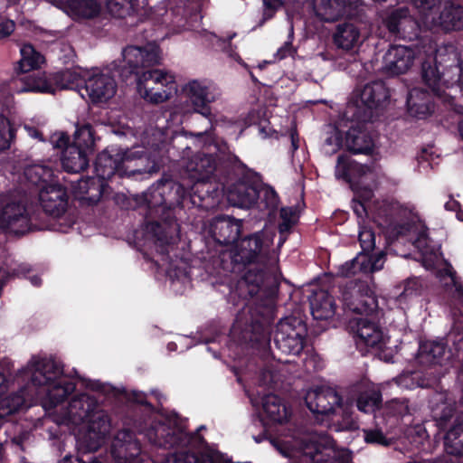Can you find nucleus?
Returning a JSON list of instances; mask_svg holds the SVG:
<instances>
[{
    "instance_id": "f257e3e1",
    "label": "nucleus",
    "mask_w": 463,
    "mask_h": 463,
    "mask_svg": "<svg viewBox=\"0 0 463 463\" xmlns=\"http://www.w3.org/2000/svg\"><path fill=\"white\" fill-rule=\"evenodd\" d=\"M236 157L230 156L197 153L185 165L184 175L192 184L190 189L172 178L163 176L141 194L133 195L134 208H144L147 221L146 230L155 238L156 250L169 257L170 248L179 241L180 225L177 223L175 210L198 208L189 202L190 197L199 194L201 184H220L222 175H226L224 165L234 163Z\"/></svg>"
},
{
    "instance_id": "f03ea898",
    "label": "nucleus",
    "mask_w": 463,
    "mask_h": 463,
    "mask_svg": "<svg viewBox=\"0 0 463 463\" xmlns=\"http://www.w3.org/2000/svg\"><path fill=\"white\" fill-rule=\"evenodd\" d=\"M128 405L122 416L124 429L118 432L111 448L118 463H142L141 444L136 433L144 435L149 443L165 449L187 447L194 436L187 431L186 420L175 412L161 414L139 391L126 393ZM161 463H229L220 453H167Z\"/></svg>"
},
{
    "instance_id": "7ed1b4c3",
    "label": "nucleus",
    "mask_w": 463,
    "mask_h": 463,
    "mask_svg": "<svg viewBox=\"0 0 463 463\" xmlns=\"http://www.w3.org/2000/svg\"><path fill=\"white\" fill-rule=\"evenodd\" d=\"M279 282L265 269L248 270L231 293V298L241 299V307L232 325L240 330L243 341L253 347H261L270 342V326L277 313Z\"/></svg>"
},
{
    "instance_id": "20e7f679",
    "label": "nucleus",
    "mask_w": 463,
    "mask_h": 463,
    "mask_svg": "<svg viewBox=\"0 0 463 463\" xmlns=\"http://www.w3.org/2000/svg\"><path fill=\"white\" fill-rule=\"evenodd\" d=\"M226 175H222L220 184H201L199 194L188 198L198 208L211 211L219 206L223 194L229 203L239 208H251L258 203V177L250 172L237 158L224 165Z\"/></svg>"
},
{
    "instance_id": "39448f33",
    "label": "nucleus",
    "mask_w": 463,
    "mask_h": 463,
    "mask_svg": "<svg viewBox=\"0 0 463 463\" xmlns=\"http://www.w3.org/2000/svg\"><path fill=\"white\" fill-rule=\"evenodd\" d=\"M160 48L157 44L149 43L145 46H127L122 55L124 65L119 70V77L125 82L137 83V90L146 99L151 95L154 88L165 80L173 81V75L157 69H152L160 61Z\"/></svg>"
},
{
    "instance_id": "423d86ee",
    "label": "nucleus",
    "mask_w": 463,
    "mask_h": 463,
    "mask_svg": "<svg viewBox=\"0 0 463 463\" xmlns=\"http://www.w3.org/2000/svg\"><path fill=\"white\" fill-rule=\"evenodd\" d=\"M30 383L50 408L66 401L76 390V383L63 375L62 364L53 357L33 356Z\"/></svg>"
},
{
    "instance_id": "0eeeda50",
    "label": "nucleus",
    "mask_w": 463,
    "mask_h": 463,
    "mask_svg": "<svg viewBox=\"0 0 463 463\" xmlns=\"http://www.w3.org/2000/svg\"><path fill=\"white\" fill-rule=\"evenodd\" d=\"M462 61L457 53L426 55L420 61L423 82L438 99H445V89L462 81Z\"/></svg>"
},
{
    "instance_id": "6e6552de",
    "label": "nucleus",
    "mask_w": 463,
    "mask_h": 463,
    "mask_svg": "<svg viewBox=\"0 0 463 463\" xmlns=\"http://www.w3.org/2000/svg\"><path fill=\"white\" fill-rule=\"evenodd\" d=\"M25 194H10L0 199V229L8 234L23 236L43 230V224L35 222L29 213Z\"/></svg>"
},
{
    "instance_id": "1a4fd4ad",
    "label": "nucleus",
    "mask_w": 463,
    "mask_h": 463,
    "mask_svg": "<svg viewBox=\"0 0 463 463\" xmlns=\"http://www.w3.org/2000/svg\"><path fill=\"white\" fill-rule=\"evenodd\" d=\"M68 414L75 420L86 422L88 428L98 435L107 438L109 434L111 424L109 414L90 395L81 393L72 397L69 402Z\"/></svg>"
},
{
    "instance_id": "9d476101",
    "label": "nucleus",
    "mask_w": 463,
    "mask_h": 463,
    "mask_svg": "<svg viewBox=\"0 0 463 463\" xmlns=\"http://www.w3.org/2000/svg\"><path fill=\"white\" fill-rule=\"evenodd\" d=\"M371 173V166L354 161L348 155L342 154L337 156L335 170L336 179L347 183L354 194V198L365 203L374 195L373 188L364 181Z\"/></svg>"
},
{
    "instance_id": "9b49d317",
    "label": "nucleus",
    "mask_w": 463,
    "mask_h": 463,
    "mask_svg": "<svg viewBox=\"0 0 463 463\" xmlns=\"http://www.w3.org/2000/svg\"><path fill=\"white\" fill-rule=\"evenodd\" d=\"M307 327L298 317H285L278 322L274 332L276 347L286 354H299L306 345Z\"/></svg>"
},
{
    "instance_id": "f8f14e48",
    "label": "nucleus",
    "mask_w": 463,
    "mask_h": 463,
    "mask_svg": "<svg viewBox=\"0 0 463 463\" xmlns=\"http://www.w3.org/2000/svg\"><path fill=\"white\" fill-rule=\"evenodd\" d=\"M390 91L383 80H374L364 86L359 94L356 104L350 106L345 113L357 116L361 122H371L373 118V109L383 108L390 99Z\"/></svg>"
},
{
    "instance_id": "ddd939ff",
    "label": "nucleus",
    "mask_w": 463,
    "mask_h": 463,
    "mask_svg": "<svg viewBox=\"0 0 463 463\" xmlns=\"http://www.w3.org/2000/svg\"><path fill=\"white\" fill-rule=\"evenodd\" d=\"M273 240L264 231L250 233L235 243L241 255V261L245 267L250 264L267 265L269 260V250Z\"/></svg>"
},
{
    "instance_id": "4468645a",
    "label": "nucleus",
    "mask_w": 463,
    "mask_h": 463,
    "mask_svg": "<svg viewBox=\"0 0 463 463\" xmlns=\"http://www.w3.org/2000/svg\"><path fill=\"white\" fill-rule=\"evenodd\" d=\"M121 178L124 177H147L159 171L158 164L144 149L132 150L122 148Z\"/></svg>"
},
{
    "instance_id": "2eb2a0df",
    "label": "nucleus",
    "mask_w": 463,
    "mask_h": 463,
    "mask_svg": "<svg viewBox=\"0 0 463 463\" xmlns=\"http://www.w3.org/2000/svg\"><path fill=\"white\" fill-rule=\"evenodd\" d=\"M184 90L194 110L209 118L212 116L211 103L216 101L221 96L219 88L211 83L194 80L186 84Z\"/></svg>"
},
{
    "instance_id": "dca6fc26",
    "label": "nucleus",
    "mask_w": 463,
    "mask_h": 463,
    "mask_svg": "<svg viewBox=\"0 0 463 463\" xmlns=\"http://www.w3.org/2000/svg\"><path fill=\"white\" fill-rule=\"evenodd\" d=\"M242 226V220L221 214L212 219L208 233L215 243L228 247L236 243L241 234Z\"/></svg>"
},
{
    "instance_id": "f3484780",
    "label": "nucleus",
    "mask_w": 463,
    "mask_h": 463,
    "mask_svg": "<svg viewBox=\"0 0 463 463\" xmlns=\"http://www.w3.org/2000/svg\"><path fill=\"white\" fill-rule=\"evenodd\" d=\"M354 337L356 347L363 354L368 352L369 348L383 350L386 345L382 327L368 317L357 320Z\"/></svg>"
},
{
    "instance_id": "a211bd4d",
    "label": "nucleus",
    "mask_w": 463,
    "mask_h": 463,
    "mask_svg": "<svg viewBox=\"0 0 463 463\" xmlns=\"http://www.w3.org/2000/svg\"><path fill=\"white\" fill-rule=\"evenodd\" d=\"M38 194L40 204L43 212L54 218L61 217L69 205V194L65 186L58 184H49L43 186Z\"/></svg>"
},
{
    "instance_id": "6ab92c4d",
    "label": "nucleus",
    "mask_w": 463,
    "mask_h": 463,
    "mask_svg": "<svg viewBox=\"0 0 463 463\" xmlns=\"http://www.w3.org/2000/svg\"><path fill=\"white\" fill-rule=\"evenodd\" d=\"M305 402L313 414L329 415L342 406L343 398L333 388L318 387L307 392Z\"/></svg>"
},
{
    "instance_id": "aec40b11",
    "label": "nucleus",
    "mask_w": 463,
    "mask_h": 463,
    "mask_svg": "<svg viewBox=\"0 0 463 463\" xmlns=\"http://www.w3.org/2000/svg\"><path fill=\"white\" fill-rule=\"evenodd\" d=\"M351 117V124L345 137L347 149L353 154H371L374 147V142L370 132L365 129L367 122H360L357 116L352 115Z\"/></svg>"
},
{
    "instance_id": "412c9836",
    "label": "nucleus",
    "mask_w": 463,
    "mask_h": 463,
    "mask_svg": "<svg viewBox=\"0 0 463 463\" xmlns=\"http://www.w3.org/2000/svg\"><path fill=\"white\" fill-rule=\"evenodd\" d=\"M122 148L111 146L99 153L94 161V173L101 179L111 181L115 176L121 178Z\"/></svg>"
},
{
    "instance_id": "4be33fe9",
    "label": "nucleus",
    "mask_w": 463,
    "mask_h": 463,
    "mask_svg": "<svg viewBox=\"0 0 463 463\" xmlns=\"http://www.w3.org/2000/svg\"><path fill=\"white\" fill-rule=\"evenodd\" d=\"M415 52L409 47L394 45L383 56V68L390 75H401L412 66Z\"/></svg>"
},
{
    "instance_id": "5701e85b",
    "label": "nucleus",
    "mask_w": 463,
    "mask_h": 463,
    "mask_svg": "<svg viewBox=\"0 0 463 463\" xmlns=\"http://www.w3.org/2000/svg\"><path fill=\"white\" fill-rule=\"evenodd\" d=\"M116 90V81L109 74H94L85 80V90L94 104L108 101L115 95Z\"/></svg>"
},
{
    "instance_id": "b1692460",
    "label": "nucleus",
    "mask_w": 463,
    "mask_h": 463,
    "mask_svg": "<svg viewBox=\"0 0 463 463\" xmlns=\"http://www.w3.org/2000/svg\"><path fill=\"white\" fill-rule=\"evenodd\" d=\"M315 14L321 21L332 23L353 15V4L348 0H313Z\"/></svg>"
},
{
    "instance_id": "393cba45",
    "label": "nucleus",
    "mask_w": 463,
    "mask_h": 463,
    "mask_svg": "<svg viewBox=\"0 0 463 463\" xmlns=\"http://www.w3.org/2000/svg\"><path fill=\"white\" fill-rule=\"evenodd\" d=\"M433 92L422 89H412L410 90L406 105L409 116L417 119H426L431 116L436 108Z\"/></svg>"
},
{
    "instance_id": "a878e982",
    "label": "nucleus",
    "mask_w": 463,
    "mask_h": 463,
    "mask_svg": "<svg viewBox=\"0 0 463 463\" xmlns=\"http://www.w3.org/2000/svg\"><path fill=\"white\" fill-rule=\"evenodd\" d=\"M20 74L14 82L18 92L55 93L50 76L47 77L44 71H33Z\"/></svg>"
},
{
    "instance_id": "bb28decb",
    "label": "nucleus",
    "mask_w": 463,
    "mask_h": 463,
    "mask_svg": "<svg viewBox=\"0 0 463 463\" xmlns=\"http://www.w3.org/2000/svg\"><path fill=\"white\" fill-rule=\"evenodd\" d=\"M311 315L316 320H327L335 314V302L328 291L317 288L308 296Z\"/></svg>"
},
{
    "instance_id": "cd10ccee",
    "label": "nucleus",
    "mask_w": 463,
    "mask_h": 463,
    "mask_svg": "<svg viewBox=\"0 0 463 463\" xmlns=\"http://www.w3.org/2000/svg\"><path fill=\"white\" fill-rule=\"evenodd\" d=\"M109 181L99 178L98 175L88 176L78 182L77 190L82 194V200L89 205L97 204L101 197L108 193Z\"/></svg>"
},
{
    "instance_id": "c85d7f7f",
    "label": "nucleus",
    "mask_w": 463,
    "mask_h": 463,
    "mask_svg": "<svg viewBox=\"0 0 463 463\" xmlns=\"http://www.w3.org/2000/svg\"><path fill=\"white\" fill-rule=\"evenodd\" d=\"M24 176L28 184L29 188H35L38 194L43 186L53 184L57 180L54 171L52 167L44 165H31L24 168Z\"/></svg>"
},
{
    "instance_id": "c756f323",
    "label": "nucleus",
    "mask_w": 463,
    "mask_h": 463,
    "mask_svg": "<svg viewBox=\"0 0 463 463\" xmlns=\"http://www.w3.org/2000/svg\"><path fill=\"white\" fill-rule=\"evenodd\" d=\"M90 153L75 145L61 151V165L68 173H80L89 166Z\"/></svg>"
},
{
    "instance_id": "7c9ffc66",
    "label": "nucleus",
    "mask_w": 463,
    "mask_h": 463,
    "mask_svg": "<svg viewBox=\"0 0 463 463\" xmlns=\"http://www.w3.org/2000/svg\"><path fill=\"white\" fill-rule=\"evenodd\" d=\"M262 410L272 423H283L288 420L289 413L282 399L277 394L269 393L262 398Z\"/></svg>"
},
{
    "instance_id": "2f4dec72",
    "label": "nucleus",
    "mask_w": 463,
    "mask_h": 463,
    "mask_svg": "<svg viewBox=\"0 0 463 463\" xmlns=\"http://www.w3.org/2000/svg\"><path fill=\"white\" fill-rule=\"evenodd\" d=\"M357 409L364 413H375L383 408V395L379 389L359 387L356 397Z\"/></svg>"
},
{
    "instance_id": "473e14b6",
    "label": "nucleus",
    "mask_w": 463,
    "mask_h": 463,
    "mask_svg": "<svg viewBox=\"0 0 463 463\" xmlns=\"http://www.w3.org/2000/svg\"><path fill=\"white\" fill-rule=\"evenodd\" d=\"M439 24L445 31H458L463 28V6L448 3L439 16Z\"/></svg>"
},
{
    "instance_id": "72a5a7b5",
    "label": "nucleus",
    "mask_w": 463,
    "mask_h": 463,
    "mask_svg": "<svg viewBox=\"0 0 463 463\" xmlns=\"http://www.w3.org/2000/svg\"><path fill=\"white\" fill-rule=\"evenodd\" d=\"M359 38V29L350 23L339 24L333 36L334 43L337 48L346 51L353 49Z\"/></svg>"
},
{
    "instance_id": "f704fd0d",
    "label": "nucleus",
    "mask_w": 463,
    "mask_h": 463,
    "mask_svg": "<svg viewBox=\"0 0 463 463\" xmlns=\"http://www.w3.org/2000/svg\"><path fill=\"white\" fill-rule=\"evenodd\" d=\"M66 6L74 19H91L100 13L97 0H66Z\"/></svg>"
},
{
    "instance_id": "c9c22d12",
    "label": "nucleus",
    "mask_w": 463,
    "mask_h": 463,
    "mask_svg": "<svg viewBox=\"0 0 463 463\" xmlns=\"http://www.w3.org/2000/svg\"><path fill=\"white\" fill-rule=\"evenodd\" d=\"M447 348L444 339L426 341L420 345V357L430 364H441Z\"/></svg>"
},
{
    "instance_id": "e433bc0d",
    "label": "nucleus",
    "mask_w": 463,
    "mask_h": 463,
    "mask_svg": "<svg viewBox=\"0 0 463 463\" xmlns=\"http://www.w3.org/2000/svg\"><path fill=\"white\" fill-rule=\"evenodd\" d=\"M44 61V57L34 47L28 43L21 48V60L18 61L15 71L17 73H27L37 71L40 64Z\"/></svg>"
},
{
    "instance_id": "4c0bfd02",
    "label": "nucleus",
    "mask_w": 463,
    "mask_h": 463,
    "mask_svg": "<svg viewBox=\"0 0 463 463\" xmlns=\"http://www.w3.org/2000/svg\"><path fill=\"white\" fill-rule=\"evenodd\" d=\"M240 259L241 255L234 244L231 249L220 250L215 263L225 272L239 273L246 268Z\"/></svg>"
},
{
    "instance_id": "58836bf2",
    "label": "nucleus",
    "mask_w": 463,
    "mask_h": 463,
    "mask_svg": "<svg viewBox=\"0 0 463 463\" xmlns=\"http://www.w3.org/2000/svg\"><path fill=\"white\" fill-rule=\"evenodd\" d=\"M444 449L447 454L463 456V422L456 421L444 437Z\"/></svg>"
},
{
    "instance_id": "ea45409f",
    "label": "nucleus",
    "mask_w": 463,
    "mask_h": 463,
    "mask_svg": "<svg viewBox=\"0 0 463 463\" xmlns=\"http://www.w3.org/2000/svg\"><path fill=\"white\" fill-rule=\"evenodd\" d=\"M349 308L355 314L371 316L377 312L378 301L373 293L366 290V293L357 296L350 304Z\"/></svg>"
},
{
    "instance_id": "a19ab883",
    "label": "nucleus",
    "mask_w": 463,
    "mask_h": 463,
    "mask_svg": "<svg viewBox=\"0 0 463 463\" xmlns=\"http://www.w3.org/2000/svg\"><path fill=\"white\" fill-rule=\"evenodd\" d=\"M95 141V130L90 123H87L77 127L71 145L91 154L94 150Z\"/></svg>"
},
{
    "instance_id": "79ce46f5",
    "label": "nucleus",
    "mask_w": 463,
    "mask_h": 463,
    "mask_svg": "<svg viewBox=\"0 0 463 463\" xmlns=\"http://www.w3.org/2000/svg\"><path fill=\"white\" fill-rule=\"evenodd\" d=\"M258 203L257 206L260 209H267L275 211L278 209L279 204V196L275 189L268 184H264L258 180Z\"/></svg>"
},
{
    "instance_id": "37998d69",
    "label": "nucleus",
    "mask_w": 463,
    "mask_h": 463,
    "mask_svg": "<svg viewBox=\"0 0 463 463\" xmlns=\"http://www.w3.org/2000/svg\"><path fill=\"white\" fill-rule=\"evenodd\" d=\"M50 80L56 90L78 87L80 77L76 71L65 69L50 74Z\"/></svg>"
},
{
    "instance_id": "c03bdc74",
    "label": "nucleus",
    "mask_w": 463,
    "mask_h": 463,
    "mask_svg": "<svg viewBox=\"0 0 463 463\" xmlns=\"http://www.w3.org/2000/svg\"><path fill=\"white\" fill-rule=\"evenodd\" d=\"M410 12L407 7H402L391 12L383 20L388 31L394 35L401 33L402 26L410 21Z\"/></svg>"
},
{
    "instance_id": "a18cd8bd",
    "label": "nucleus",
    "mask_w": 463,
    "mask_h": 463,
    "mask_svg": "<svg viewBox=\"0 0 463 463\" xmlns=\"http://www.w3.org/2000/svg\"><path fill=\"white\" fill-rule=\"evenodd\" d=\"M105 439L106 437L98 435V433L88 428L86 432L79 437L78 444L80 449L85 453H90L97 451L103 445Z\"/></svg>"
},
{
    "instance_id": "49530a36",
    "label": "nucleus",
    "mask_w": 463,
    "mask_h": 463,
    "mask_svg": "<svg viewBox=\"0 0 463 463\" xmlns=\"http://www.w3.org/2000/svg\"><path fill=\"white\" fill-rule=\"evenodd\" d=\"M408 403L409 402L406 399H393L390 402H387L382 408L383 414L387 417L402 420L404 417L411 415Z\"/></svg>"
},
{
    "instance_id": "de8ad7c7",
    "label": "nucleus",
    "mask_w": 463,
    "mask_h": 463,
    "mask_svg": "<svg viewBox=\"0 0 463 463\" xmlns=\"http://www.w3.org/2000/svg\"><path fill=\"white\" fill-rule=\"evenodd\" d=\"M176 84L175 80V77L173 76V81L165 80V82H160L157 84L151 92V95L146 97V100L154 103L159 104L162 103L168 99H170L172 90H175Z\"/></svg>"
},
{
    "instance_id": "09e8293b",
    "label": "nucleus",
    "mask_w": 463,
    "mask_h": 463,
    "mask_svg": "<svg viewBox=\"0 0 463 463\" xmlns=\"http://www.w3.org/2000/svg\"><path fill=\"white\" fill-rule=\"evenodd\" d=\"M15 135L16 128L14 124L6 117L0 115V151L10 148Z\"/></svg>"
},
{
    "instance_id": "8fccbe9b",
    "label": "nucleus",
    "mask_w": 463,
    "mask_h": 463,
    "mask_svg": "<svg viewBox=\"0 0 463 463\" xmlns=\"http://www.w3.org/2000/svg\"><path fill=\"white\" fill-rule=\"evenodd\" d=\"M139 5V0H109L108 8L118 17H125L134 13Z\"/></svg>"
},
{
    "instance_id": "3c124183",
    "label": "nucleus",
    "mask_w": 463,
    "mask_h": 463,
    "mask_svg": "<svg viewBox=\"0 0 463 463\" xmlns=\"http://www.w3.org/2000/svg\"><path fill=\"white\" fill-rule=\"evenodd\" d=\"M358 272H368V267L365 265L362 254L346 261L338 269V275L344 278H351Z\"/></svg>"
},
{
    "instance_id": "603ef678",
    "label": "nucleus",
    "mask_w": 463,
    "mask_h": 463,
    "mask_svg": "<svg viewBox=\"0 0 463 463\" xmlns=\"http://www.w3.org/2000/svg\"><path fill=\"white\" fill-rule=\"evenodd\" d=\"M24 390L6 395L1 400V406L6 409V412L13 414L21 411L24 406L26 400L24 395Z\"/></svg>"
},
{
    "instance_id": "864d4df0",
    "label": "nucleus",
    "mask_w": 463,
    "mask_h": 463,
    "mask_svg": "<svg viewBox=\"0 0 463 463\" xmlns=\"http://www.w3.org/2000/svg\"><path fill=\"white\" fill-rule=\"evenodd\" d=\"M444 340L451 355L458 354L460 352H463V329L458 330L454 326L447 334Z\"/></svg>"
},
{
    "instance_id": "5fc2aeb1",
    "label": "nucleus",
    "mask_w": 463,
    "mask_h": 463,
    "mask_svg": "<svg viewBox=\"0 0 463 463\" xmlns=\"http://www.w3.org/2000/svg\"><path fill=\"white\" fill-rule=\"evenodd\" d=\"M365 265L368 267V271L374 272L383 269L386 260V252L380 250L376 254H362Z\"/></svg>"
},
{
    "instance_id": "6e6d98bb",
    "label": "nucleus",
    "mask_w": 463,
    "mask_h": 463,
    "mask_svg": "<svg viewBox=\"0 0 463 463\" xmlns=\"http://www.w3.org/2000/svg\"><path fill=\"white\" fill-rule=\"evenodd\" d=\"M358 240L362 251L360 254L371 253L375 248V233L372 230H362L359 232Z\"/></svg>"
},
{
    "instance_id": "4d7b16f0",
    "label": "nucleus",
    "mask_w": 463,
    "mask_h": 463,
    "mask_svg": "<svg viewBox=\"0 0 463 463\" xmlns=\"http://www.w3.org/2000/svg\"><path fill=\"white\" fill-rule=\"evenodd\" d=\"M170 146L176 149L180 156H189L191 147L187 142V133L175 135L171 139Z\"/></svg>"
},
{
    "instance_id": "13d9d810",
    "label": "nucleus",
    "mask_w": 463,
    "mask_h": 463,
    "mask_svg": "<svg viewBox=\"0 0 463 463\" xmlns=\"http://www.w3.org/2000/svg\"><path fill=\"white\" fill-rule=\"evenodd\" d=\"M421 285L417 279H409L404 281L403 289L399 295L400 300H405L412 296L420 295Z\"/></svg>"
},
{
    "instance_id": "bf43d9fd",
    "label": "nucleus",
    "mask_w": 463,
    "mask_h": 463,
    "mask_svg": "<svg viewBox=\"0 0 463 463\" xmlns=\"http://www.w3.org/2000/svg\"><path fill=\"white\" fill-rule=\"evenodd\" d=\"M364 440L368 444L389 446L390 441L379 429L364 430Z\"/></svg>"
},
{
    "instance_id": "052dcab7",
    "label": "nucleus",
    "mask_w": 463,
    "mask_h": 463,
    "mask_svg": "<svg viewBox=\"0 0 463 463\" xmlns=\"http://www.w3.org/2000/svg\"><path fill=\"white\" fill-rule=\"evenodd\" d=\"M454 415V410L445 405L440 412L437 410L433 411V418L437 422V425L440 428H445L448 422L451 420Z\"/></svg>"
},
{
    "instance_id": "680f3d73",
    "label": "nucleus",
    "mask_w": 463,
    "mask_h": 463,
    "mask_svg": "<svg viewBox=\"0 0 463 463\" xmlns=\"http://www.w3.org/2000/svg\"><path fill=\"white\" fill-rule=\"evenodd\" d=\"M264 11L263 21L273 18L276 12L283 5L282 0H262Z\"/></svg>"
},
{
    "instance_id": "e2e57ef3",
    "label": "nucleus",
    "mask_w": 463,
    "mask_h": 463,
    "mask_svg": "<svg viewBox=\"0 0 463 463\" xmlns=\"http://www.w3.org/2000/svg\"><path fill=\"white\" fill-rule=\"evenodd\" d=\"M58 463H102L94 456L87 455V458L84 456L79 455H66L63 458L58 461Z\"/></svg>"
},
{
    "instance_id": "0e129e2a",
    "label": "nucleus",
    "mask_w": 463,
    "mask_h": 463,
    "mask_svg": "<svg viewBox=\"0 0 463 463\" xmlns=\"http://www.w3.org/2000/svg\"><path fill=\"white\" fill-rule=\"evenodd\" d=\"M15 29V23L12 20L6 19L0 22V40L10 36Z\"/></svg>"
},
{
    "instance_id": "69168bd1",
    "label": "nucleus",
    "mask_w": 463,
    "mask_h": 463,
    "mask_svg": "<svg viewBox=\"0 0 463 463\" xmlns=\"http://www.w3.org/2000/svg\"><path fill=\"white\" fill-rule=\"evenodd\" d=\"M353 211L359 219H364L368 217L367 203L353 199Z\"/></svg>"
},
{
    "instance_id": "338daca9",
    "label": "nucleus",
    "mask_w": 463,
    "mask_h": 463,
    "mask_svg": "<svg viewBox=\"0 0 463 463\" xmlns=\"http://www.w3.org/2000/svg\"><path fill=\"white\" fill-rule=\"evenodd\" d=\"M417 8L430 12L438 6L441 0H412Z\"/></svg>"
},
{
    "instance_id": "774afa93",
    "label": "nucleus",
    "mask_w": 463,
    "mask_h": 463,
    "mask_svg": "<svg viewBox=\"0 0 463 463\" xmlns=\"http://www.w3.org/2000/svg\"><path fill=\"white\" fill-rule=\"evenodd\" d=\"M53 143H54V147L60 148L62 151L71 146L70 137L66 133H61L58 137V138L55 141H53Z\"/></svg>"
}]
</instances>
